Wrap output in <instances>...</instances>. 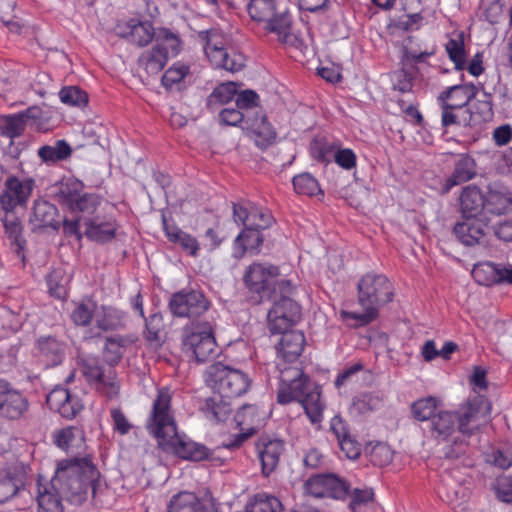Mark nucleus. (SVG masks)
<instances>
[{
    "label": "nucleus",
    "mask_w": 512,
    "mask_h": 512,
    "mask_svg": "<svg viewBox=\"0 0 512 512\" xmlns=\"http://www.w3.org/2000/svg\"><path fill=\"white\" fill-rule=\"evenodd\" d=\"M147 432L156 439L158 447L182 459L201 461L209 456L206 446L180 435L172 410V392L168 387L157 390L145 422Z\"/></svg>",
    "instance_id": "1"
},
{
    "label": "nucleus",
    "mask_w": 512,
    "mask_h": 512,
    "mask_svg": "<svg viewBox=\"0 0 512 512\" xmlns=\"http://www.w3.org/2000/svg\"><path fill=\"white\" fill-rule=\"evenodd\" d=\"M99 472L90 456L62 459L57 463L51 488L61 494L68 502L81 505L89 493L95 497Z\"/></svg>",
    "instance_id": "2"
},
{
    "label": "nucleus",
    "mask_w": 512,
    "mask_h": 512,
    "mask_svg": "<svg viewBox=\"0 0 512 512\" xmlns=\"http://www.w3.org/2000/svg\"><path fill=\"white\" fill-rule=\"evenodd\" d=\"M358 303L362 313L342 310L340 316L350 327H363L377 319L379 309L392 302L395 292L392 282L384 274L366 273L358 284Z\"/></svg>",
    "instance_id": "3"
},
{
    "label": "nucleus",
    "mask_w": 512,
    "mask_h": 512,
    "mask_svg": "<svg viewBox=\"0 0 512 512\" xmlns=\"http://www.w3.org/2000/svg\"><path fill=\"white\" fill-rule=\"evenodd\" d=\"M294 401L302 405L313 424L321 422L325 405L321 400L320 387L296 366L280 368L277 403L285 405Z\"/></svg>",
    "instance_id": "4"
},
{
    "label": "nucleus",
    "mask_w": 512,
    "mask_h": 512,
    "mask_svg": "<svg viewBox=\"0 0 512 512\" xmlns=\"http://www.w3.org/2000/svg\"><path fill=\"white\" fill-rule=\"evenodd\" d=\"M480 410L479 402L474 399L467 401L452 411H440L432 417L430 423L431 436L437 442L453 441L457 443L460 433L462 436L470 437L479 427L478 414Z\"/></svg>",
    "instance_id": "5"
},
{
    "label": "nucleus",
    "mask_w": 512,
    "mask_h": 512,
    "mask_svg": "<svg viewBox=\"0 0 512 512\" xmlns=\"http://www.w3.org/2000/svg\"><path fill=\"white\" fill-rule=\"evenodd\" d=\"M477 88L473 85H454L442 91L437 102L441 107V124L444 128L452 125L462 126L473 121V116L467 108L468 103L475 97Z\"/></svg>",
    "instance_id": "6"
},
{
    "label": "nucleus",
    "mask_w": 512,
    "mask_h": 512,
    "mask_svg": "<svg viewBox=\"0 0 512 512\" xmlns=\"http://www.w3.org/2000/svg\"><path fill=\"white\" fill-rule=\"evenodd\" d=\"M204 53L215 68L235 73L245 66L242 53L228 47V37L219 29H209L198 32Z\"/></svg>",
    "instance_id": "7"
},
{
    "label": "nucleus",
    "mask_w": 512,
    "mask_h": 512,
    "mask_svg": "<svg viewBox=\"0 0 512 512\" xmlns=\"http://www.w3.org/2000/svg\"><path fill=\"white\" fill-rule=\"evenodd\" d=\"M205 382L214 393L233 400L249 391L252 379L240 369L218 362L206 369Z\"/></svg>",
    "instance_id": "8"
},
{
    "label": "nucleus",
    "mask_w": 512,
    "mask_h": 512,
    "mask_svg": "<svg viewBox=\"0 0 512 512\" xmlns=\"http://www.w3.org/2000/svg\"><path fill=\"white\" fill-rule=\"evenodd\" d=\"M79 369L92 389L109 399L118 397L121 383L113 367L104 365L96 356H84L79 359Z\"/></svg>",
    "instance_id": "9"
},
{
    "label": "nucleus",
    "mask_w": 512,
    "mask_h": 512,
    "mask_svg": "<svg viewBox=\"0 0 512 512\" xmlns=\"http://www.w3.org/2000/svg\"><path fill=\"white\" fill-rule=\"evenodd\" d=\"M216 339L209 322H197L186 325L182 334L183 352L202 363L216 355Z\"/></svg>",
    "instance_id": "10"
},
{
    "label": "nucleus",
    "mask_w": 512,
    "mask_h": 512,
    "mask_svg": "<svg viewBox=\"0 0 512 512\" xmlns=\"http://www.w3.org/2000/svg\"><path fill=\"white\" fill-rule=\"evenodd\" d=\"M248 13L252 20L265 23V29L275 33L281 43H288L291 40V15L287 12H276L274 0H250Z\"/></svg>",
    "instance_id": "11"
},
{
    "label": "nucleus",
    "mask_w": 512,
    "mask_h": 512,
    "mask_svg": "<svg viewBox=\"0 0 512 512\" xmlns=\"http://www.w3.org/2000/svg\"><path fill=\"white\" fill-rule=\"evenodd\" d=\"M280 275L279 268L273 264L253 262L244 271L243 283L255 302L272 299V285Z\"/></svg>",
    "instance_id": "12"
},
{
    "label": "nucleus",
    "mask_w": 512,
    "mask_h": 512,
    "mask_svg": "<svg viewBox=\"0 0 512 512\" xmlns=\"http://www.w3.org/2000/svg\"><path fill=\"white\" fill-rule=\"evenodd\" d=\"M36 187L30 176H7L4 189L0 195V204L5 212H12L17 207H25Z\"/></svg>",
    "instance_id": "13"
},
{
    "label": "nucleus",
    "mask_w": 512,
    "mask_h": 512,
    "mask_svg": "<svg viewBox=\"0 0 512 512\" xmlns=\"http://www.w3.org/2000/svg\"><path fill=\"white\" fill-rule=\"evenodd\" d=\"M350 484L336 474H315L304 483V492L314 498L344 500L348 497Z\"/></svg>",
    "instance_id": "14"
},
{
    "label": "nucleus",
    "mask_w": 512,
    "mask_h": 512,
    "mask_svg": "<svg viewBox=\"0 0 512 512\" xmlns=\"http://www.w3.org/2000/svg\"><path fill=\"white\" fill-rule=\"evenodd\" d=\"M234 421L241 433L234 435L231 439L224 441L222 446L228 450H234L253 436L261 425L259 408L254 404L243 405L235 414Z\"/></svg>",
    "instance_id": "15"
},
{
    "label": "nucleus",
    "mask_w": 512,
    "mask_h": 512,
    "mask_svg": "<svg viewBox=\"0 0 512 512\" xmlns=\"http://www.w3.org/2000/svg\"><path fill=\"white\" fill-rule=\"evenodd\" d=\"M168 307L176 317L197 318L208 310L209 301L200 291H179L172 295Z\"/></svg>",
    "instance_id": "16"
},
{
    "label": "nucleus",
    "mask_w": 512,
    "mask_h": 512,
    "mask_svg": "<svg viewBox=\"0 0 512 512\" xmlns=\"http://www.w3.org/2000/svg\"><path fill=\"white\" fill-rule=\"evenodd\" d=\"M300 306L289 296L275 299L268 312V326L273 334L288 330L300 318Z\"/></svg>",
    "instance_id": "17"
},
{
    "label": "nucleus",
    "mask_w": 512,
    "mask_h": 512,
    "mask_svg": "<svg viewBox=\"0 0 512 512\" xmlns=\"http://www.w3.org/2000/svg\"><path fill=\"white\" fill-rule=\"evenodd\" d=\"M30 402L19 390L8 382L0 380V417L7 420H19L29 411Z\"/></svg>",
    "instance_id": "18"
},
{
    "label": "nucleus",
    "mask_w": 512,
    "mask_h": 512,
    "mask_svg": "<svg viewBox=\"0 0 512 512\" xmlns=\"http://www.w3.org/2000/svg\"><path fill=\"white\" fill-rule=\"evenodd\" d=\"M115 30L119 37L139 47L147 46L157 34L150 21L134 18L119 22Z\"/></svg>",
    "instance_id": "19"
},
{
    "label": "nucleus",
    "mask_w": 512,
    "mask_h": 512,
    "mask_svg": "<svg viewBox=\"0 0 512 512\" xmlns=\"http://www.w3.org/2000/svg\"><path fill=\"white\" fill-rule=\"evenodd\" d=\"M46 402L51 410L66 419L75 418L84 408L82 400L76 394L60 386L55 387L47 395Z\"/></svg>",
    "instance_id": "20"
},
{
    "label": "nucleus",
    "mask_w": 512,
    "mask_h": 512,
    "mask_svg": "<svg viewBox=\"0 0 512 512\" xmlns=\"http://www.w3.org/2000/svg\"><path fill=\"white\" fill-rule=\"evenodd\" d=\"M85 236L96 243L105 244L115 239L119 228L113 215H95L84 221Z\"/></svg>",
    "instance_id": "21"
},
{
    "label": "nucleus",
    "mask_w": 512,
    "mask_h": 512,
    "mask_svg": "<svg viewBox=\"0 0 512 512\" xmlns=\"http://www.w3.org/2000/svg\"><path fill=\"white\" fill-rule=\"evenodd\" d=\"M256 450L261 462L262 474L268 477L276 470L285 450V443L280 439L261 436L256 442Z\"/></svg>",
    "instance_id": "22"
},
{
    "label": "nucleus",
    "mask_w": 512,
    "mask_h": 512,
    "mask_svg": "<svg viewBox=\"0 0 512 512\" xmlns=\"http://www.w3.org/2000/svg\"><path fill=\"white\" fill-rule=\"evenodd\" d=\"M242 129L247 130L255 144L261 148H267L276 142L277 132L273 125L268 121L265 114L255 112L246 120V126Z\"/></svg>",
    "instance_id": "23"
},
{
    "label": "nucleus",
    "mask_w": 512,
    "mask_h": 512,
    "mask_svg": "<svg viewBox=\"0 0 512 512\" xmlns=\"http://www.w3.org/2000/svg\"><path fill=\"white\" fill-rule=\"evenodd\" d=\"M29 222L33 230L47 228L58 230L61 226V218L57 207L43 199L34 201Z\"/></svg>",
    "instance_id": "24"
},
{
    "label": "nucleus",
    "mask_w": 512,
    "mask_h": 512,
    "mask_svg": "<svg viewBox=\"0 0 512 512\" xmlns=\"http://www.w3.org/2000/svg\"><path fill=\"white\" fill-rule=\"evenodd\" d=\"M476 175L475 159L469 154H460L454 164L453 172L442 185V193H448L453 187L474 179Z\"/></svg>",
    "instance_id": "25"
},
{
    "label": "nucleus",
    "mask_w": 512,
    "mask_h": 512,
    "mask_svg": "<svg viewBox=\"0 0 512 512\" xmlns=\"http://www.w3.org/2000/svg\"><path fill=\"white\" fill-rule=\"evenodd\" d=\"M282 334L279 344L276 347L277 355L287 363L295 362L302 354L306 339L301 331L291 330L281 332Z\"/></svg>",
    "instance_id": "26"
},
{
    "label": "nucleus",
    "mask_w": 512,
    "mask_h": 512,
    "mask_svg": "<svg viewBox=\"0 0 512 512\" xmlns=\"http://www.w3.org/2000/svg\"><path fill=\"white\" fill-rule=\"evenodd\" d=\"M37 356L46 367H55L65 358V344L53 336H41L36 341Z\"/></svg>",
    "instance_id": "27"
},
{
    "label": "nucleus",
    "mask_w": 512,
    "mask_h": 512,
    "mask_svg": "<svg viewBox=\"0 0 512 512\" xmlns=\"http://www.w3.org/2000/svg\"><path fill=\"white\" fill-rule=\"evenodd\" d=\"M264 242V236L261 231L244 228L233 242V257L242 259L244 255L249 252L251 254H258Z\"/></svg>",
    "instance_id": "28"
},
{
    "label": "nucleus",
    "mask_w": 512,
    "mask_h": 512,
    "mask_svg": "<svg viewBox=\"0 0 512 512\" xmlns=\"http://www.w3.org/2000/svg\"><path fill=\"white\" fill-rule=\"evenodd\" d=\"M459 202L463 216L474 218L484 211L485 194L476 185H467L461 191Z\"/></svg>",
    "instance_id": "29"
},
{
    "label": "nucleus",
    "mask_w": 512,
    "mask_h": 512,
    "mask_svg": "<svg viewBox=\"0 0 512 512\" xmlns=\"http://www.w3.org/2000/svg\"><path fill=\"white\" fill-rule=\"evenodd\" d=\"M127 314L113 306L101 305L96 310L95 324L102 331H116L125 327Z\"/></svg>",
    "instance_id": "30"
},
{
    "label": "nucleus",
    "mask_w": 512,
    "mask_h": 512,
    "mask_svg": "<svg viewBox=\"0 0 512 512\" xmlns=\"http://www.w3.org/2000/svg\"><path fill=\"white\" fill-rule=\"evenodd\" d=\"M485 225L480 220L465 217L462 222L456 223L454 226V234L458 240L466 246H474L479 244L485 236Z\"/></svg>",
    "instance_id": "31"
},
{
    "label": "nucleus",
    "mask_w": 512,
    "mask_h": 512,
    "mask_svg": "<svg viewBox=\"0 0 512 512\" xmlns=\"http://www.w3.org/2000/svg\"><path fill=\"white\" fill-rule=\"evenodd\" d=\"M83 193V182L75 177H67L57 184L55 197L63 207L70 210Z\"/></svg>",
    "instance_id": "32"
},
{
    "label": "nucleus",
    "mask_w": 512,
    "mask_h": 512,
    "mask_svg": "<svg viewBox=\"0 0 512 512\" xmlns=\"http://www.w3.org/2000/svg\"><path fill=\"white\" fill-rule=\"evenodd\" d=\"M54 444L66 451L73 452L85 446L84 431L76 426H68L53 433Z\"/></svg>",
    "instance_id": "33"
},
{
    "label": "nucleus",
    "mask_w": 512,
    "mask_h": 512,
    "mask_svg": "<svg viewBox=\"0 0 512 512\" xmlns=\"http://www.w3.org/2000/svg\"><path fill=\"white\" fill-rule=\"evenodd\" d=\"M5 228V233L11 242V246L16 255L24 260V250L26 246V240L24 239L22 232L23 227L21 221L12 212H5L2 219Z\"/></svg>",
    "instance_id": "34"
},
{
    "label": "nucleus",
    "mask_w": 512,
    "mask_h": 512,
    "mask_svg": "<svg viewBox=\"0 0 512 512\" xmlns=\"http://www.w3.org/2000/svg\"><path fill=\"white\" fill-rule=\"evenodd\" d=\"M201 410L209 420L224 422L232 413L231 399L214 393L213 396L205 399Z\"/></svg>",
    "instance_id": "35"
},
{
    "label": "nucleus",
    "mask_w": 512,
    "mask_h": 512,
    "mask_svg": "<svg viewBox=\"0 0 512 512\" xmlns=\"http://www.w3.org/2000/svg\"><path fill=\"white\" fill-rule=\"evenodd\" d=\"M163 229L170 242L179 244L190 256H197L200 248L199 242L191 234L182 231L178 226L169 224L163 217Z\"/></svg>",
    "instance_id": "36"
},
{
    "label": "nucleus",
    "mask_w": 512,
    "mask_h": 512,
    "mask_svg": "<svg viewBox=\"0 0 512 512\" xmlns=\"http://www.w3.org/2000/svg\"><path fill=\"white\" fill-rule=\"evenodd\" d=\"M25 487L21 475L10 470H0V503H6L17 496Z\"/></svg>",
    "instance_id": "37"
},
{
    "label": "nucleus",
    "mask_w": 512,
    "mask_h": 512,
    "mask_svg": "<svg viewBox=\"0 0 512 512\" xmlns=\"http://www.w3.org/2000/svg\"><path fill=\"white\" fill-rule=\"evenodd\" d=\"M484 211L492 215H503L512 212V198L509 193L489 190L485 194Z\"/></svg>",
    "instance_id": "38"
},
{
    "label": "nucleus",
    "mask_w": 512,
    "mask_h": 512,
    "mask_svg": "<svg viewBox=\"0 0 512 512\" xmlns=\"http://www.w3.org/2000/svg\"><path fill=\"white\" fill-rule=\"evenodd\" d=\"M168 61L167 53L162 52L155 44L152 49L141 54L138 64L147 74L156 75L165 67Z\"/></svg>",
    "instance_id": "39"
},
{
    "label": "nucleus",
    "mask_w": 512,
    "mask_h": 512,
    "mask_svg": "<svg viewBox=\"0 0 512 512\" xmlns=\"http://www.w3.org/2000/svg\"><path fill=\"white\" fill-rule=\"evenodd\" d=\"M64 498L49 486L39 484L37 504L38 512H64L61 499Z\"/></svg>",
    "instance_id": "40"
},
{
    "label": "nucleus",
    "mask_w": 512,
    "mask_h": 512,
    "mask_svg": "<svg viewBox=\"0 0 512 512\" xmlns=\"http://www.w3.org/2000/svg\"><path fill=\"white\" fill-rule=\"evenodd\" d=\"M155 45L162 52L167 53V58L177 56L182 50V41L178 34L173 33L168 28H160L157 31Z\"/></svg>",
    "instance_id": "41"
},
{
    "label": "nucleus",
    "mask_w": 512,
    "mask_h": 512,
    "mask_svg": "<svg viewBox=\"0 0 512 512\" xmlns=\"http://www.w3.org/2000/svg\"><path fill=\"white\" fill-rule=\"evenodd\" d=\"M292 184L294 191L298 195L313 197L322 195L323 190L320 187L318 180L310 173H301L293 177Z\"/></svg>",
    "instance_id": "42"
},
{
    "label": "nucleus",
    "mask_w": 512,
    "mask_h": 512,
    "mask_svg": "<svg viewBox=\"0 0 512 512\" xmlns=\"http://www.w3.org/2000/svg\"><path fill=\"white\" fill-rule=\"evenodd\" d=\"M237 95V87L233 82L218 85L207 98V107L211 110L229 103Z\"/></svg>",
    "instance_id": "43"
},
{
    "label": "nucleus",
    "mask_w": 512,
    "mask_h": 512,
    "mask_svg": "<svg viewBox=\"0 0 512 512\" xmlns=\"http://www.w3.org/2000/svg\"><path fill=\"white\" fill-rule=\"evenodd\" d=\"M248 512H282L281 501L275 496L258 493L247 503Z\"/></svg>",
    "instance_id": "44"
},
{
    "label": "nucleus",
    "mask_w": 512,
    "mask_h": 512,
    "mask_svg": "<svg viewBox=\"0 0 512 512\" xmlns=\"http://www.w3.org/2000/svg\"><path fill=\"white\" fill-rule=\"evenodd\" d=\"M50 296L58 300H66L68 297V280L61 269L50 272L46 278Z\"/></svg>",
    "instance_id": "45"
},
{
    "label": "nucleus",
    "mask_w": 512,
    "mask_h": 512,
    "mask_svg": "<svg viewBox=\"0 0 512 512\" xmlns=\"http://www.w3.org/2000/svg\"><path fill=\"white\" fill-rule=\"evenodd\" d=\"M497 272L498 263L484 261L474 265L472 277L478 284L491 287L496 285Z\"/></svg>",
    "instance_id": "46"
},
{
    "label": "nucleus",
    "mask_w": 512,
    "mask_h": 512,
    "mask_svg": "<svg viewBox=\"0 0 512 512\" xmlns=\"http://www.w3.org/2000/svg\"><path fill=\"white\" fill-rule=\"evenodd\" d=\"M72 149L65 140H58L54 146L44 145L39 148L38 155L45 162H58L70 157Z\"/></svg>",
    "instance_id": "47"
},
{
    "label": "nucleus",
    "mask_w": 512,
    "mask_h": 512,
    "mask_svg": "<svg viewBox=\"0 0 512 512\" xmlns=\"http://www.w3.org/2000/svg\"><path fill=\"white\" fill-rule=\"evenodd\" d=\"M97 303L91 299L83 300L76 305L71 313V320L77 326L86 327L95 318Z\"/></svg>",
    "instance_id": "48"
},
{
    "label": "nucleus",
    "mask_w": 512,
    "mask_h": 512,
    "mask_svg": "<svg viewBox=\"0 0 512 512\" xmlns=\"http://www.w3.org/2000/svg\"><path fill=\"white\" fill-rule=\"evenodd\" d=\"M26 129V123L16 114L0 117V135L13 140L20 137Z\"/></svg>",
    "instance_id": "49"
},
{
    "label": "nucleus",
    "mask_w": 512,
    "mask_h": 512,
    "mask_svg": "<svg viewBox=\"0 0 512 512\" xmlns=\"http://www.w3.org/2000/svg\"><path fill=\"white\" fill-rule=\"evenodd\" d=\"M438 407V399L433 396L418 399L411 405V413L418 421H427L435 416Z\"/></svg>",
    "instance_id": "50"
},
{
    "label": "nucleus",
    "mask_w": 512,
    "mask_h": 512,
    "mask_svg": "<svg viewBox=\"0 0 512 512\" xmlns=\"http://www.w3.org/2000/svg\"><path fill=\"white\" fill-rule=\"evenodd\" d=\"M449 59L454 63L456 70H463L466 62L464 34L461 32L457 38H451L445 45Z\"/></svg>",
    "instance_id": "51"
},
{
    "label": "nucleus",
    "mask_w": 512,
    "mask_h": 512,
    "mask_svg": "<svg viewBox=\"0 0 512 512\" xmlns=\"http://www.w3.org/2000/svg\"><path fill=\"white\" fill-rule=\"evenodd\" d=\"M199 499L192 492H179L174 495L168 505V512H196Z\"/></svg>",
    "instance_id": "52"
},
{
    "label": "nucleus",
    "mask_w": 512,
    "mask_h": 512,
    "mask_svg": "<svg viewBox=\"0 0 512 512\" xmlns=\"http://www.w3.org/2000/svg\"><path fill=\"white\" fill-rule=\"evenodd\" d=\"M102 204V198L96 193L84 192L69 210L72 213H82L87 218L93 217L95 212Z\"/></svg>",
    "instance_id": "53"
},
{
    "label": "nucleus",
    "mask_w": 512,
    "mask_h": 512,
    "mask_svg": "<svg viewBox=\"0 0 512 512\" xmlns=\"http://www.w3.org/2000/svg\"><path fill=\"white\" fill-rule=\"evenodd\" d=\"M126 345V339L121 336L109 337L106 340L104 347V354L107 361L112 367L113 364H117L123 357L124 347Z\"/></svg>",
    "instance_id": "54"
},
{
    "label": "nucleus",
    "mask_w": 512,
    "mask_h": 512,
    "mask_svg": "<svg viewBox=\"0 0 512 512\" xmlns=\"http://www.w3.org/2000/svg\"><path fill=\"white\" fill-rule=\"evenodd\" d=\"M59 98L68 106L84 107L88 103L87 93L76 86L63 87L59 91Z\"/></svg>",
    "instance_id": "55"
},
{
    "label": "nucleus",
    "mask_w": 512,
    "mask_h": 512,
    "mask_svg": "<svg viewBox=\"0 0 512 512\" xmlns=\"http://www.w3.org/2000/svg\"><path fill=\"white\" fill-rule=\"evenodd\" d=\"M189 73L190 67L178 61L165 71L161 79L162 85L170 89L179 84Z\"/></svg>",
    "instance_id": "56"
},
{
    "label": "nucleus",
    "mask_w": 512,
    "mask_h": 512,
    "mask_svg": "<svg viewBox=\"0 0 512 512\" xmlns=\"http://www.w3.org/2000/svg\"><path fill=\"white\" fill-rule=\"evenodd\" d=\"M382 402V399L371 392L361 393L354 397L352 402V409L359 414H365L377 409Z\"/></svg>",
    "instance_id": "57"
},
{
    "label": "nucleus",
    "mask_w": 512,
    "mask_h": 512,
    "mask_svg": "<svg viewBox=\"0 0 512 512\" xmlns=\"http://www.w3.org/2000/svg\"><path fill=\"white\" fill-rule=\"evenodd\" d=\"M251 115L236 108H224L219 112V122L226 126L241 127L246 126V120Z\"/></svg>",
    "instance_id": "58"
},
{
    "label": "nucleus",
    "mask_w": 512,
    "mask_h": 512,
    "mask_svg": "<svg viewBox=\"0 0 512 512\" xmlns=\"http://www.w3.org/2000/svg\"><path fill=\"white\" fill-rule=\"evenodd\" d=\"M350 495V503H349V509L351 512H361L362 507L367 506L369 503L373 501L374 498V492L372 489L365 488V489H354L351 493L349 492L348 496Z\"/></svg>",
    "instance_id": "59"
},
{
    "label": "nucleus",
    "mask_w": 512,
    "mask_h": 512,
    "mask_svg": "<svg viewBox=\"0 0 512 512\" xmlns=\"http://www.w3.org/2000/svg\"><path fill=\"white\" fill-rule=\"evenodd\" d=\"M477 109L479 110L478 112L469 110V113L473 116V121H471L469 124H462L463 127L477 128L482 123L492 119L493 109L490 100L479 101V106Z\"/></svg>",
    "instance_id": "60"
},
{
    "label": "nucleus",
    "mask_w": 512,
    "mask_h": 512,
    "mask_svg": "<svg viewBox=\"0 0 512 512\" xmlns=\"http://www.w3.org/2000/svg\"><path fill=\"white\" fill-rule=\"evenodd\" d=\"M236 106L245 113L250 115H255L256 111L253 109H258V101L259 96L253 90H244L241 93L236 95Z\"/></svg>",
    "instance_id": "61"
},
{
    "label": "nucleus",
    "mask_w": 512,
    "mask_h": 512,
    "mask_svg": "<svg viewBox=\"0 0 512 512\" xmlns=\"http://www.w3.org/2000/svg\"><path fill=\"white\" fill-rule=\"evenodd\" d=\"M273 217L267 211L263 210L259 207H252V216L250 218V222L247 224V227L262 231L269 228L272 224Z\"/></svg>",
    "instance_id": "62"
},
{
    "label": "nucleus",
    "mask_w": 512,
    "mask_h": 512,
    "mask_svg": "<svg viewBox=\"0 0 512 512\" xmlns=\"http://www.w3.org/2000/svg\"><path fill=\"white\" fill-rule=\"evenodd\" d=\"M145 319V338L149 342H160V332L163 328V318L160 314H152Z\"/></svg>",
    "instance_id": "63"
},
{
    "label": "nucleus",
    "mask_w": 512,
    "mask_h": 512,
    "mask_svg": "<svg viewBox=\"0 0 512 512\" xmlns=\"http://www.w3.org/2000/svg\"><path fill=\"white\" fill-rule=\"evenodd\" d=\"M334 161L345 170H352L357 166V156L350 148L338 149L334 154Z\"/></svg>",
    "instance_id": "64"
}]
</instances>
